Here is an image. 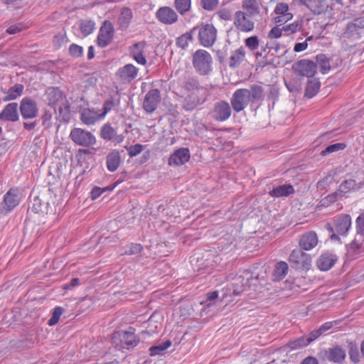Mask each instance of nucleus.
<instances>
[{"label":"nucleus","mask_w":364,"mask_h":364,"mask_svg":"<svg viewBox=\"0 0 364 364\" xmlns=\"http://www.w3.org/2000/svg\"><path fill=\"white\" fill-rule=\"evenodd\" d=\"M134 331L133 327H129V331L114 332L112 338V344L118 349H133L139 343V338Z\"/></svg>","instance_id":"obj_1"},{"label":"nucleus","mask_w":364,"mask_h":364,"mask_svg":"<svg viewBox=\"0 0 364 364\" xmlns=\"http://www.w3.org/2000/svg\"><path fill=\"white\" fill-rule=\"evenodd\" d=\"M251 272L244 271L241 274L234 277L231 282L227 284L225 296L235 297L240 296L247 289L248 279L250 278Z\"/></svg>","instance_id":"obj_2"},{"label":"nucleus","mask_w":364,"mask_h":364,"mask_svg":"<svg viewBox=\"0 0 364 364\" xmlns=\"http://www.w3.org/2000/svg\"><path fill=\"white\" fill-rule=\"evenodd\" d=\"M198 31V39L199 43L205 47L210 48L215 43L218 30L212 23L200 22L194 26Z\"/></svg>","instance_id":"obj_3"},{"label":"nucleus","mask_w":364,"mask_h":364,"mask_svg":"<svg viewBox=\"0 0 364 364\" xmlns=\"http://www.w3.org/2000/svg\"><path fill=\"white\" fill-rule=\"evenodd\" d=\"M192 61L193 68L200 75H208L212 70L213 58L205 50H197L193 55Z\"/></svg>","instance_id":"obj_4"},{"label":"nucleus","mask_w":364,"mask_h":364,"mask_svg":"<svg viewBox=\"0 0 364 364\" xmlns=\"http://www.w3.org/2000/svg\"><path fill=\"white\" fill-rule=\"evenodd\" d=\"M292 70L300 80H303L305 77L309 80L317 73V63L309 59H301L292 65Z\"/></svg>","instance_id":"obj_5"},{"label":"nucleus","mask_w":364,"mask_h":364,"mask_svg":"<svg viewBox=\"0 0 364 364\" xmlns=\"http://www.w3.org/2000/svg\"><path fill=\"white\" fill-rule=\"evenodd\" d=\"M289 262L291 267L296 270H309L311 266L310 255L301 249H294L290 253Z\"/></svg>","instance_id":"obj_6"},{"label":"nucleus","mask_w":364,"mask_h":364,"mask_svg":"<svg viewBox=\"0 0 364 364\" xmlns=\"http://www.w3.org/2000/svg\"><path fill=\"white\" fill-rule=\"evenodd\" d=\"M69 136L74 144L80 146L90 147L96 144L95 135L82 128H73Z\"/></svg>","instance_id":"obj_7"},{"label":"nucleus","mask_w":364,"mask_h":364,"mask_svg":"<svg viewBox=\"0 0 364 364\" xmlns=\"http://www.w3.org/2000/svg\"><path fill=\"white\" fill-rule=\"evenodd\" d=\"M351 227V218L348 214H341L337 216L333 221V225L326 223L324 228L329 232H336L338 235H346Z\"/></svg>","instance_id":"obj_8"},{"label":"nucleus","mask_w":364,"mask_h":364,"mask_svg":"<svg viewBox=\"0 0 364 364\" xmlns=\"http://www.w3.org/2000/svg\"><path fill=\"white\" fill-rule=\"evenodd\" d=\"M114 36V28L112 22L105 20L101 25L97 36L96 43L101 48H106L112 41Z\"/></svg>","instance_id":"obj_9"},{"label":"nucleus","mask_w":364,"mask_h":364,"mask_svg":"<svg viewBox=\"0 0 364 364\" xmlns=\"http://www.w3.org/2000/svg\"><path fill=\"white\" fill-rule=\"evenodd\" d=\"M21 198L20 190L18 188H11L4 194L1 203V212L8 213L14 210L20 203Z\"/></svg>","instance_id":"obj_10"},{"label":"nucleus","mask_w":364,"mask_h":364,"mask_svg":"<svg viewBox=\"0 0 364 364\" xmlns=\"http://www.w3.org/2000/svg\"><path fill=\"white\" fill-rule=\"evenodd\" d=\"M19 112L24 120L36 118L38 114L37 102L30 97H24L19 104Z\"/></svg>","instance_id":"obj_11"},{"label":"nucleus","mask_w":364,"mask_h":364,"mask_svg":"<svg viewBox=\"0 0 364 364\" xmlns=\"http://www.w3.org/2000/svg\"><path fill=\"white\" fill-rule=\"evenodd\" d=\"M231 113L230 104L225 100H220L214 103L209 114L216 122H225L230 118Z\"/></svg>","instance_id":"obj_12"},{"label":"nucleus","mask_w":364,"mask_h":364,"mask_svg":"<svg viewBox=\"0 0 364 364\" xmlns=\"http://www.w3.org/2000/svg\"><path fill=\"white\" fill-rule=\"evenodd\" d=\"M321 355H322L323 360L337 364H342L346 358V351L340 345H334L324 349Z\"/></svg>","instance_id":"obj_13"},{"label":"nucleus","mask_w":364,"mask_h":364,"mask_svg":"<svg viewBox=\"0 0 364 364\" xmlns=\"http://www.w3.org/2000/svg\"><path fill=\"white\" fill-rule=\"evenodd\" d=\"M245 92L248 103H250L252 107L256 105L255 109H258L264 100V87L257 84H252L248 89L245 88Z\"/></svg>","instance_id":"obj_14"},{"label":"nucleus","mask_w":364,"mask_h":364,"mask_svg":"<svg viewBox=\"0 0 364 364\" xmlns=\"http://www.w3.org/2000/svg\"><path fill=\"white\" fill-rule=\"evenodd\" d=\"M252 16L242 11H237L235 14L234 25L241 32L248 33L253 31L255 22L251 19Z\"/></svg>","instance_id":"obj_15"},{"label":"nucleus","mask_w":364,"mask_h":364,"mask_svg":"<svg viewBox=\"0 0 364 364\" xmlns=\"http://www.w3.org/2000/svg\"><path fill=\"white\" fill-rule=\"evenodd\" d=\"M139 69L132 63L120 67L115 73L116 79L122 83H129L138 75Z\"/></svg>","instance_id":"obj_16"},{"label":"nucleus","mask_w":364,"mask_h":364,"mask_svg":"<svg viewBox=\"0 0 364 364\" xmlns=\"http://www.w3.org/2000/svg\"><path fill=\"white\" fill-rule=\"evenodd\" d=\"M208 93L188 94L183 100L182 109L186 112H191L198 106L203 105L208 100Z\"/></svg>","instance_id":"obj_17"},{"label":"nucleus","mask_w":364,"mask_h":364,"mask_svg":"<svg viewBox=\"0 0 364 364\" xmlns=\"http://www.w3.org/2000/svg\"><path fill=\"white\" fill-rule=\"evenodd\" d=\"M161 100L159 89H151L147 92L143 102V108L146 113H153Z\"/></svg>","instance_id":"obj_18"},{"label":"nucleus","mask_w":364,"mask_h":364,"mask_svg":"<svg viewBox=\"0 0 364 364\" xmlns=\"http://www.w3.org/2000/svg\"><path fill=\"white\" fill-rule=\"evenodd\" d=\"M100 136L105 141H111L114 145L121 144L124 139L122 134H118L109 123L104 124L100 128Z\"/></svg>","instance_id":"obj_19"},{"label":"nucleus","mask_w":364,"mask_h":364,"mask_svg":"<svg viewBox=\"0 0 364 364\" xmlns=\"http://www.w3.org/2000/svg\"><path fill=\"white\" fill-rule=\"evenodd\" d=\"M181 85L189 94L208 93V90L201 85L198 78L195 77H184Z\"/></svg>","instance_id":"obj_20"},{"label":"nucleus","mask_w":364,"mask_h":364,"mask_svg":"<svg viewBox=\"0 0 364 364\" xmlns=\"http://www.w3.org/2000/svg\"><path fill=\"white\" fill-rule=\"evenodd\" d=\"M190 150L186 147L179 148L173 151L168 158V165L179 166L185 164L190 160Z\"/></svg>","instance_id":"obj_21"},{"label":"nucleus","mask_w":364,"mask_h":364,"mask_svg":"<svg viewBox=\"0 0 364 364\" xmlns=\"http://www.w3.org/2000/svg\"><path fill=\"white\" fill-rule=\"evenodd\" d=\"M231 106L236 112L242 111L249 104L247 102L245 88L236 90L230 99Z\"/></svg>","instance_id":"obj_22"},{"label":"nucleus","mask_w":364,"mask_h":364,"mask_svg":"<svg viewBox=\"0 0 364 364\" xmlns=\"http://www.w3.org/2000/svg\"><path fill=\"white\" fill-rule=\"evenodd\" d=\"M363 28V23L359 18H356L347 24L344 32V37L351 40L360 39Z\"/></svg>","instance_id":"obj_23"},{"label":"nucleus","mask_w":364,"mask_h":364,"mask_svg":"<svg viewBox=\"0 0 364 364\" xmlns=\"http://www.w3.org/2000/svg\"><path fill=\"white\" fill-rule=\"evenodd\" d=\"M45 95L48 106L56 110L58 104L65 98V93L58 87H49L46 90Z\"/></svg>","instance_id":"obj_24"},{"label":"nucleus","mask_w":364,"mask_h":364,"mask_svg":"<svg viewBox=\"0 0 364 364\" xmlns=\"http://www.w3.org/2000/svg\"><path fill=\"white\" fill-rule=\"evenodd\" d=\"M156 17L160 22L167 25L173 24L178 21L177 14L168 6L160 7L156 12Z\"/></svg>","instance_id":"obj_25"},{"label":"nucleus","mask_w":364,"mask_h":364,"mask_svg":"<svg viewBox=\"0 0 364 364\" xmlns=\"http://www.w3.org/2000/svg\"><path fill=\"white\" fill-rule=\"evenodd\" d=\"M18 103L10 102L0 112V120L9 122H16L19 119Z\"/></svg>","instance_id":"obj_26"},{"label":"nucleus","mask_w":364,"mask_h":364,"mask_svg":"<svg viewBox=\"0 0 364 364\" xmlns=\"http://www.w3.org/2000/svg\"><path fill=\"white\" fill-rule=\"evenodd\" d=\"M338 260V256L329 252L322 253L317 259L316 264L321 271H328L331 269Z\"/></svg>","instance_id":"obj_27"},{"label":"nucleus","mask_w":364,"mask_h":364,"mask_svg":"<svg viewBox=\"0 0 364 364\" xmlns=\"http://www.w3.org/2000/svg\"><path fill=\"white\" fill-rule=\"evenodd\" d=\"M347 255L351 259H355L364 252V239L355 235L354 240L346 245Z\"/></svg>","instance_id":"obj_28"},{"label":"nucleus","mask_w":364,"mask_h":364,"mask_svg":"<svg viewBox=\"0 0 364 364\" xmlns=\"http://www.w3.org/2000/svg\"><path fill=\"white\" fill-rule=\"evenodd\" d=\"M318 244V237L315 232L309 231L301 235L299 240L300 249L309 251Z\"/></svg>","instance_id":"obj_29"},{"label":"nucleus","mask_w":364,"mask_h":364,"mask_svg":"<svg viewBox=\"0 0 364 364\" xmlns=\"http://www.w3.org/2000/svg\"><path fill=\"white\" fill-rule=\"evenodd\" d=\"M120 91L117 90L115 94L109 95V97L105 100L102 105V112L100 114L101 117H105L113 108L120 105Z\"/></svg>","instance_id":"obj_30"},{"label":"nucleus","mask_w":364,"mask_h":364,"mask_svg":"<svg viewBox=\"0 0 364 364\" xmlns=\"http://www.w3.org/2000/svg\"><path fill=\"white\" fill-rule=\"evenodd\" d=\"M132 18L133 12L132 9L129 7L122 8L117 19L119 30L122 31H126L129 28Z\"/></svg>","instance_id":"obj_31"},{"label":"nucleus","mask_w":364,"mask_h":364,"mask_svg":"<svg viewBox=\"0 0 364 364\" xmlns=\"http://www.w3.org/2000/svg\"><path fill=\"white\" fill-rule=\"evenodd\" d=\"M295 192L291 184L286 183L274 187L268 192L269 196L273 198L287 197Z\"/></svg>","instance_id":"obj_32"},{"label":"nucleus","mask_w":364,"mask_h":364,"mask_svg":"<svg viewBox=\"0 0 364 364\" xmlns=\"http://www.w3.org/2000/svg\"><path fill=\"white\" fill-rule=\"evenodd\" d=\"M321 88V82L318 77H311L306 80L304 97L311 99L315 97Z\"/></svg>","instance_id":"obj_33"},{"label":"nucleus","mask_w":364,"mask_h":364,"mask_svg":"<svg viewBox=\"0 0 364 364\" xmlns=\"http://www.w3.org/2000/svg\"><path fill=\"white\" fill-rule=\"evenodd\" d=\"M80 120L84 124L92 125L98 119H102L94 109L84 108L80 112Z\"/></svg>","instance_id":"obj_34"},{"label":"nucleus","mask_w":364,"mask_h":364,"mask_svg":"<svg viewBox=\"0 0 364 364\" xmlns=\"http://www.w3.org/2000/svg\"><path fill=\"white\" fill-rule=\"evenodd\" d=\"M121 156L118 150H112L106 156L107 168L110 172L115 171L119 166Z\"/></svg>","instance_id":"obj_35"},{"label":"nucleus","mask_w":364,"mask_h":364,"mask_svg":"<svg viewBox=\"0 0 364 364\" xmlns=\"http://www.w3.org/2000/svg\"><path fill=\"white\" fill-rule=\"evenodd\" d=\"M49 208V203L43 201L39 196H34L31 201V205L28 210L37 214H47Z\"/></svg>","instance_id":"obj_36"},{"label":"nucleus","mask_w":364,"mask_h":364,"mask_svg":"<svg viewBox=\"0 0 364 364\" xmlns=\"http://www.w3.org/2000/svg\"><path fill=\"white\" fill-rule=\"evenodd\" d=\"M24 85L23 84H15L9 87L6 91V95L3 97L4 102H9L16 100L23 93Z\"/></svg>","instance_id":"obj_37"},{"label":"nucleus","mask_w":364,"mask_h":364,"mask_svg":"<svg viewBox=\"0 0 364 364\" xmlns=\"http://www.w3.org/2000/svg\"><path fill=\"white\" fill-rule=\"evenodd\" d=\"M289 271V267L286 262L280 261L277 262L274 268L272 277L274 281L282 280Z\"/></svg>","instance_id":"obj_38"},{"label":"nucleus","mask_w":364,"mask_h":364,"mask_svg":"<svg viewBox=\"0 0 364 364\" xmlns=\"http://www.w3.org/2000/svg\"><path fill=\"white\" fill-rule=\"evenodd\" d=\"M315 59L316 61L314 62L317 63V68H319L321 73L325 75L331 70L330 58L326 55L323 53L317 54Z\"/></svg>","instance_id":"obj_39"},{"label":"nucleus","mask_w":364,"mask_h":364,"mask_svg":"<svg viewBox=\"0 0 364 364\" xmlns=\"http://www.w3.org/2000/svg\"><path fill=\"white\" fill-rule=\"evenodd\" d=\"M196 31V28H191L189 31L178 36L176 40V44L177 47L186 50L190 42L193 41V34Z\"/></svg>","instance_id":"obj_40"},{"label":"nucleus","mask_w":364,"mask_h":364,"mask_svg":"<svg viewBox=\"0 0 364 364\" xmlns=\"http://www.w3.org/2000/svg\"><path fill=\"white\" fill-rule=\"evenodd\" d=\"M245 56V52L242 46L233 51L230 58V67L235 68L238 67L243 61Z\"/></svg>","instance_id":"obj_41"},{"label":"nucleus","mask_w":364,"mask_h":364,"mask_svg":"<svg viewBox=\"0 0 364 364\" xmlns=\"http://www.w3.org/2000/svg\"><path fill=\"white\" fill-rule=\"evenodd\" d=\"M144 250L140 243L130 242L120 249L121 255H134L141 252Z\"/></svg>","instance_id":"obj_42"},{"label":"nucleus","mask_w":364,"mask_h":364,"mask_svg":"<svg viewBox=\"0 0 364 364\" xmlns=\"http://www.w3.org/2000/svg\"><path fill=\"white\" fill-rule=\"evenodd\" d=\"M71 111L69 102L65 101L58 108V116L57 119L60 122H68L70 120Z\"/></svg>","instance_id":"obj_43"},{"label":"nucleus","mask_w":364,"mask_h":364,"mask_svg":"<svg viewBox=\"0 0 364 364\" xmlns=\"http://www.w3.org/2000/svg\"><path fill=\"white\" fill-rule=\"evenodd\" d=\"M171 344L172 342L170 340H166L158 345L151 346L149 349L150 356L154 357L164 355L166 350L171 346Z\"/></svg>","instance_id":"obj_44"},{"label":"nucleus","mask_w":364,"mask_h":364,"mask_svg":"<svg viewBox=\"0 0 364 364\" xmlns=\"http://www.w3.org/2000/svg\"><path fill=\"white\" fill-rule=\"evenodd\" d=\"M242 7L247 14L255 16L259 13V6L257 0H243Z\"/></svg>","instance_id":"obj_45"},{"label":"nucleus","mask_w":364,"mask_h":364,"mask_svg":"<svg viewBox=\"0 0 364 364\" xmlns=\"http://www.w3.org/2000/svg\"><path fill=\"white\" fill-rule=\"evenodd\" d=\"M79 28L83 36L90 35L96 28L95 22L91 19H82L80 21Z\"/></svg>","instance_id":"obj_46"},{"label":"nucleus","mask_w":364,"mask_h":364,"mask_svg":"<svg viewBox=\"0 0 364 364\" xmlns=\"http://www.w3.org/2000/svg\"><path fill=\"white\" fill-rule=\"evenodd\" d=\"M279 88L275 85L270 86L267 96L269 111H271L274 109L276 102L279 100Z\"/></svg>","instance_id":"obj_47"},{"label":"nucleus","mask_w":364,"mask_h":364,"mask_svg":"<svg viewBox=\"0 0 364 364\" xmlns=\"http://www.w3.org/2000/svg\"><path fill=\"white\" fill-rule=\"evenodd\" d=\"M307 8L315 14H321L326 11L327 5L325 0H311Z\"/></svg>","instance_id":"obj_48"},{"label":"nucleus","mask_w":364,"mask_h":364,"mask_svg":"<svg viewBox=\"0 0 364 364\" xmlns=\"http://www.w3.org/2000/svg\"><path fill=\"white\" fill-rule=\"evenodd\" d=\"M309 345L308 342V339L306 335L300 336L296 339L290 340L287 344V347L289 348L291 350H295Z\"/></svg>","instance_id":"obj_49"},{"label":"nucleus","mask_w":364,"mask_h":364,"mask_svg":"<svg viewBox=\"0 0 364 364\" xmlns=\"http://www.w3.org/2000/svg\"><path fill=\"white\" fill-rule=\"evenodd\" d=\"M348 355L350 361L354 364H358L360 361L358 347L355 341H348Z\"/></svg>","instance_id":"obj_50"},{"label":"nucleus","mask_w":364,"mask_h":364,"mask_svg":"<svg viewBox=\"0 0 364 364\" xmlns=\"http://www.w3.org/2000/svg\"><path fill=\"white\" fill-rule=\"evenodd\" d=\"M357 188V183L354 179H348L341 183L338 191L339 192V196H343L345 193L350 192V191L355 190Z\"/></svg>","instance_id":"obj_51"},{"label":"nucleus","mask_w":364,"mask_h":364,"mask_svg":"<svg viewBox=\"0 0 364 364\" xmlns=\"http://www.w3.org/2000/svg\"><path fill=\"white\" fill-rule=\"evenodd\" d=\"M284 84L290 92L298 93L302 90V80L299 77H296L295 79L285 80Z\"/></svg>","instance_id":"obj_52"},{"label":"nucleus","mask_w":364,"mask_h":364,"mask_svg":"<svg viewBox=\"0 0 364 364\" xmlns=\"http://www.w3.org/2000/svg\"><path fill=\"white\" fill-rule=\"evenodd\" d=\"M347 147V144L345 142H339L327 146L323 150L321 151V155L324 156L329 154L337 152L344 150Z\"/></svg>","instance_id":"obj_53"},{"label":"nucleus","mask_w":364,"mask_h":364,"mask_svg":"<svg viewBox=\"0 0 364 364\" xmlns=\"http://www.w3.org/2000/svg\"><path fill=\"white\" fill-rule=\"evenodd\" d=\"M175 8L179 14L183 15L190 9L191 5V0H175L174 1Z\"/></svg>","instance_id":"obj_54"},{"label":"nucleus","mask_w":364,"mask_h":364,"mask_svg":"<svg viewBox=\"0 0 364 364\" xmlns=\"http://www.w3.org/2000/svg\"><path fill=\"white\" fill-rule=\"evenodd\" d=\"M64 312V309L62 306H57L52 310V314L48 321L50 326L55 325L60 319V317Z\"/></svg>","instance_id":"obj_55"},{"label":"nucleus","mask_w":364,"mask_h":364,"mask_svg":"<svg viewBox=\"0 0 364 364\" xmlns=\"http://www.w3.org/2000/svg\"><path fill=\"white\" fill-rule=\"evenodd\" d=\"M83 48L77 44L72 43L68 48L69 55L73 58H80L83 55Z\"/></svg>","instance_id":"obj_56"},{"label":"nucleus","mask_w":364,"mask_h":364,"mask_svg":"<svg viewBox=\"0 0 364 364\" xmlns=\"http://www.w3.org/2000/svg\"><path fill=\"white\" fill-rule=\"evenodd\" d=\"M245 46L252 51L257 50L259 46L258 36H252L245 40Z\"/></svg>","instance_id":"obj_57"},{"label":"nucleus","mask_w":364,"mask_h":364,"mask_svg":"<svg viewBox=\"0 0 364 364\" xmlns=\"http://www.w3.org/2000/svg\"><path fill=\"white\" fill-rule=\"evenodd\" d=\"M356 235L364 237V213L360 214L355 220Z\"/></svg>","instance_id":"obj_58"},{"label":"nucleus","mask_w":364,"mask_h":364,"mask_svg":"<svg viewBox=\"0 0 364 364\" xmlns=\"http://www.w3.org/2000/svg\"><path fill=\"white\" fill-rule=\"evenodd\" d=\"M146 46L145 41L135 43L129 48L130 55L132 56L139 53H144Z\"/></svg>","instance_id":"obj_59"},{"label":"nucleus","mask_w":364,"mask_h":364,"mask_svg":"<svg viewBox=\"0 0 364 364\" xmlns=\"http://www.w3.org/2000/svg\"><path fill=\"white\" fill-rule=\"evenodd\" d=\"M338 196H339V192L337 190L336 192L328 194V196H326V197L322 198L320 201V203L322 206L327 207L329 205H331V203L336 201L337 197Z\"/></svg>","instance_id":"obj_60"},{"label":"nucleus","mask_w":364,"mask_h":364,"mask_svg":"<svg viewBox=\"0 0 364 364\" xmlns=\"http://www.w3.org/2000/svg\"><path fill=\"white\" fill-rule=\"evenodd\" d=\"M283 31L287 35L294 33L301 28V24L297 21H294L290 24L282 27Z\"/></svg>","instance_id":"obj_61"},{"label":"nucleus","mask_w":364,"mask_h":364,"mask_svg":"<svg viewBox=\"0 0 364 364\" xmlns=\"http://www.w3.org/2000/svg\"><path fill=\"white\" fill-rule=\"evenodd\" d=\"M52 113L48 109H44L43 113L41 116L42 119V125L45 128H49L51 127V119H52Z\"/></svg>","instance_id":"obj_62"},{"label":"nucleus","mask_w":364,"mask_h":364,"mask_svg":"<svg viewBox=\"0 0 364 364\" xmlns=\"http://www.w3.org/2000/svg\"><path fill=\"white\" fill-rule=\"evenodd\" d=\"M262 284L259 283V279L258 277H252L251 273L250 278L248 279L247 289H251L255 291H260L259 287Z\"/></svg>","instance_id":"obj_63"},{"label":"nucleus","mask_w":364,"mask_h":364,"mask_svg":"<svg viewBox=\"0 0 364 364\" xmlns=\"http://www.w3.org/2000/svg\"><path fill=\"white\" fill-rule=\"evenodd\" d=\"M24 23L22 22L17 23L16 24L10 26L6 31L9 35L16 34L25 28Z\"/></svg>","instance_id":"obj_64"}]
</instances>
